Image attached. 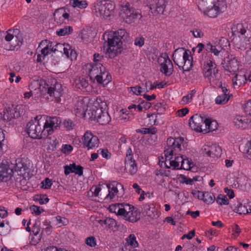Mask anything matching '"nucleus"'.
Returning <instances> with one entry per match:
<instances>
[{"instance_id": "obj_1", "label": "nucleus", "mask_w": 251, "mask_h": 251, "mask_svg": "<svg viewBox=\"0 0 251 251\" xmlns=\"http://www.w3.org/2000/svg\"><path fill=\"white\" fill-rule=\"evenodd\" d=\"M28 89L32 92L35 100H38L48 95L51 99H54L57 101L63 91L61 85L54 79L41 82L33 80L28 85Z\"/></svg>"}, {"instance_id": "obj_2", "label": "nucleus", "mask_w": 251, "mask_h": 251, "mask_svg": "<svg viewBox=\"0 0 251 251\" xmlns=\"http://www.w3.org/2000/svg\"><path fill=\"white\" fill-rule=\"evenodd\" d=\"M90 118L96 120L100 124L104 125L109 123L111 118L107 111L106 103L100 98H97L90 107Z\"/></svg>"}, {"instance_id": "obj_3", "label": "nucleus", "mask_w": 251, "mask_h": 251, "mask_svg": "<svg viewBox=\"0 0 251 251\" xmlns=\"http://www.w3.org/2000/svg\"><path fill=\"white\" fill-rule=\"evenodd\" d=\"M204 14L215 18L226 8V0H206L201 4Z\"/></svg>"}, {"instance_id": "obj_4", "label": "nucleus", "mask_w": 251, "mask_h": 251, "mask_svg": "<svg viewBox=\"0 0 251 251\" xmlns=\"http://www.w3.org/2000/svg\"><path fill=\"white\" fill-rule=\"evenodd\" d=\"M44 118L41 115H38L33 120L27 124L25 131L29 136L33 139L44 138L46 136L44 133Z\"/></svg>"}, {"instance_id": "obj_5", "label": "nucleus", "mask_w": 251, "mask_h": 251, "mask_svg": "<svg viewBox=\"0 0 251 251\" xmlns=\"http://www.w3.org/2000/svg\"><path fill=\"white\" fill-rule=\"evenodd\" d=\"M127 33L124 29H120L109 35L108 38L107 52L116 54L120 51L122 40L126 39Z\"/></svg>"}, {"instance_id": "obj_6", "label": "nucleus", "mask_w": 251, "mask_h": 251, "mask_svg": "<svg viewBox=\"0 0 251 251\" xmlns=\"http://www.w3.org/2000/svg\"><path fill=\"white\" fill-rule=\"evenodd\" d=\"M189 53L181 48L176 50L173 53V61L183 72L189 71L193 66L192 57L189 55Z\"/></svg>"}, {"instance_id": "obj_7", "label": "nucleus", "mask_w": 251, "mask_h": 251, "mask_svg": "<svg viewBox=\"0 0 251 251\" xmlns=\"http://www.w3.org/2000/svg\"><path fill=\"white\" fill-rule=\"evenodd\" d=\"M186 143L182 137L177 138H169L167 140V146L164 151L165 156L166 159H172L174 155L184 150L186 148Z\"/></svg>"}, {"instance_id": "obj_8", "label": "nucleus", "mask_w": 251, "mask_h": 251, "mask_svg": "<svg viewBox=\"0 0 251 251\" xmlns=\"http://www.w3.org/2000/svg\"><path fill=\"white\" fill-rule=\"evenodd\" d=\"M121 15L124 20L128 24L133 22L135 19L142 17L140 10L134 8L129 2L123 3L121 5Z\"/></svg>"}, {"instance_id": "obj_9", "label": "nucleus", "mask_w": 251, "mask_h": 251, "mask_svg": "<svg viewBox=\"0 0 251 251\" xmlns=\"http://www.w3.org/2000/svg\"><path fill=\"white\" fill-rule=\"evenodd\" d=\"M212 59L211 54L204 52L202 53L201 61L203 63V74L209 80H210L213 76H215L218 73L216 65Z\"/></svg>"}, {"instance_id": "obj_10", "label": "nucleus", "mask_w": 251, "mask_h": 251, "mask_svg": "<svg viewBox=\"0 0 251 251\" xmlns=\"http://www.w3.org/2000/svg\"><path fill=\"white\" fill-rule=\"evenodd\" d=\"M119 216L126 221L135 222L140 219V215L137 209L127 203H122Z\"/></svg>"}, {"instance_id": "obj_11", "label": "nucleus", "mask_w": 251, "mask_h": 251, "mask_svg": "<svg viewBox=\"0 0 251 251\" xmlns=\"http://www.w3.org/2000/svg\"><path fill=\"white\" fill-rule=\"evenodd\" d=\"M89 99L88 97H79L75 103L74 112L76 116L84 117L86 112L91 113L90 108L88 109ZM90 108L92 105L90 103Z\"/></svg>"}, {"instance_id": "obj_12", "label": "nucleus", "mask_w": 251, "mask_h": 251, "mask_svg": "<svg viewBox=\"0 0 251 251\" xmlns=\"http://www.w3.org/2000/svg\"><path fill=\"white\" fill-rule=\"evenodd\" d=\"M113 4L105 0L99 1L94 5V10L96 13L103 18L110 16L113 13Z\"/></svg>"}, {"instance_id": "obj_13", "label": "nucleus", "mask_w": 251, "mask_h": 251, "mask_svg": "<svg viewBox=\"0 0 251 251\" xmlns=\"http://www.w3.org/2000/svg\"><path fill=\"white\" fill-rule=\"evenodd\" d=\"M207 117L204 114H196L192 116L189 120L191 128L197 131L203 132L206 129L205 124Z\"/></svg>"}, {"instance_id": "obj_14", "label": "nucleus", "mask_w": 251, "mask_h": 251, "mask_svg": "<svg viewBox=\"0 0 251 251\" xmlns=\"http://www.w3.org/2000/svg\"><path fill=\"white\" fill-rule=\"evenodd\" d=\"M61 123V121L59 117H47L46 119L44 118L43 128L45 136L47 137L51 134L55 130L60 126Z\"/></svg>"}, {"instance_id": "obj_15", "label": "nucleus", "mask_w": 251, "mask_h": 251, "mask_svg": "<svg viewBox=\"0 0 251 251\" xmlns=\"http://www.w3.org/2000/svg\"><path fill=\"white\" fill-rule=\"evenodd\" d=\"M87 74L92 80L96 79L99 76L101 71H103L104 67L101 63H89L83 68Z\"/></svg>"}, {"instance_id": "obj_16", "label": "nucleus", "mask_w": 251, "mask_h": 251, "mask_svg": "<svg viewBox=\"0 0 251 251\" xmlns=\"http://www.w3.org/2000/svg\"><path fill=\"white\" fill-rule=\"evenodd\" d=\"M160 63V71L166 75H170L173 72V64L166 53H162L158 58Z\"/></svg>"}, {"instance_id": "obj_17", "label": "nucleus", "mask_w": 251, "mask_h": 251, "mask_svg": "<svg viewBox=\"0 0 251 251\" xmlns=\"http://www.w3.org/2000/svg\"><path fill=\"white\" fill-rule=\"evenodd\" d=\"M82 140L84 147L88 150H93L97 148L100 143L98 137L90 131H87L84 133Z\"/></svg>"}, {"instance_id": "obj_18", "label": "nucleus", "mask_w": 251, "mask_h": 251, "mask_svg": "<svg viewBox=\"0 0 251 251\" xmlns=\"http://www.w3.org/2000/svg\"><path fill=\"white\" fill-rule=\"evenodd\" d=\"M125 163L126 169L131 175L136 173L138 167L135 160L133 158V153L131 148H128L126 151Z\"/></svg>"}, {"instance_id": "obj_19", "label": "nucleus", "mask_w": 251, "mask_h": 251, "mask_svg": "<svg viewBox=\"0 0 251 251\" xmlns=\"http://www.w3.org/2000/svg\"><path fill=\"white\" fill-rule=\"evenodd\" d=\"M51 52H55L58 51L63 53L67 58H76V52L72 50L71 47L68 44H56L54 47H52L51 49Z\"/></svg>"}, {"instance_id": "obj_20", "label": "nucleus", "mask_w": 251, "mask_h": 251, "mask_svg": "<svg viewBox=\"0 0 251 251\" xmlns=\"http://www.w3.org/2000/svg\"><path fill=\"white\" fill-rule=\"evenodd\" d=\"M70 11V9L67 7H61L56 9L53 14L55 21L59 25L66 24L69 21Z\"/></svg>"}, {"instance_id": "obj_21", "label": "nucleus", "mask_w": 251, "mask_h": 251, "mask_svg": "<svg viewBox=\"0 0 251 251\" xmlns=\"http://www.w3.org/2000/svg\"><path fill=\"white\" fill-rule=\"evenodd\" d=\"M225 42H226V44H228V41L224 38L219 40L218 42H215L214 44L208 42L205 45V50L215 56H219L224 50L223 43Z\"/></svg>"}, {"instance_id": "obj_22", "label": "nucleus", "mask_w": 251, "mask_h": 251, "mask_svg": "<svg viewBox=\"0 0 251 251\" xmlns=\"http://www.w3.org/2000/svg\"><path fill=\"white\" fill-rule=\"evenodd\" d=\"M168 0H152L150 5L151 10L154 15L162 14L168 4Z\"/></svg>"}, {"instance_id": "obj_23", "label": "nucleus", "mask_w": 251, "mask_h": 251, "mask_svg": "<svg viewBox=\"0 0 251 251\" xmlns=\"http://www.w3.org/2000/svg\"><path fill=\"white\" fill-rule=\"evenodd\" d=\"M109 193L104 198V200H112L115 198V196L119 197L118 189H121L124 191V186L121 183L116 182L109 184L107 185Z\"/></svg>"}, {"instance_id": "obj_24", "label": "nucleus", "mask_w": 251, "mask_h": 251, "mask_svg": "<svg viewBox=\"0 0 251 251\" xmlns=\"http://www.w3.org/2000/svg\"><path fill=\"white\" fill-rule=\"evenodd\" d=\"M227 63L225 65V69L230 72L235 74L239 70V62L236 57L233 55H228L227 57Z\"/></svg>"}, {"instance_id": "obj_25", "label": "nucleus", "mask_w": 251, "mask_h": 251, "mask_svg": "<svg viewBox=\"0 0 251 251\" xmlns=\"http://www.w3.org/2000/svg\"><path fill=\"white\" fill-rule=\"evenodd\" d=\"M64 174L66 176L72 173H74L78 176H82L83 175V167L80 165H76L74 163L69 165L64 166Z\"/></svg>"}, {"instance_id": "obj_26", "label": "nucleus", "mask_w": 251, "mask_h": 251, "mask_svg": "<svg viewBox=\"0 0 251 251\" xmlns=\"http://www.w3.org/2000/svg\"><path fill=\"white\" fill-rule=\"evenodd\" d=\"M12 170L9 168V165L4 163L0 164V181L6 180L12 175Z\"/></svg>"}, {"instance_id": "obj_27", "label": "nucleus", "mask_w": 251, "mask_h": 251, "mask_svg": "<svg viewBox=\"0 0 251 251\" xmlns=\"http://www.w3.org/2000/svg\"><path fill=\"white\" fill-rule=\"evenodd\" d=\"M20 107L17 106L14 108H9L4 112L3 119L4 120L10 121L14 118H17L21 116L19 111Z\"/></svg>"}, {"instance_id": "obj_28", "label": "nucleus", "mask_w": 251, "mask_h": 251, "mask_svg": "<svg viewBox=\"0 0 251 251\" xmlns=\"http://www.w3.org/2000/svg\"><path fill=\"white\" fill-rule=\"evenodd\" d=\"M248 205L243 204L239 201L231 204V207L233 210L239 214H246L251 213V208H248Z\"/></svg>"}, {"instance_id": "obj_29", "label": "nucleus", "mask_w": 251, "mask_h": 251, "mask_svg": "<svg viewBox=\"0 0 251 251\" xmlns=\"http://www.w3.org/2000/svg\"><path fill=\"white\" fill-rule=\"evenodd\" d=\"M251 123V120L244 116H237L234 119V125L237 128L243 129L247 128Z\"/></svg>"}, {"instance_id": "obj_30", "label": "nucleus", "mask_w": 251, "mask_h": 251, "mask_svg": "<svg viewBox=\"0 0 251 251\" xmlns=\"http://www.w3.org/2000/svg\"><path fill=\"white\" fill-rule=\"evenodd\" d=\"M96 79L97 82L103 85L107 84L111 80L109 73L106 71L105 67H104L103 71L102 70Z\"/></svg>"}, {"instance_id": "obj_31", "label": "nucleus", "mask_w": 251, "mask_h": 251, "mask_svg": "<svg viewBox=\"0 0 251 251\" xmlns=\"http://www.w3.org/2000/svg\"><path fill=\"white\" fill-rule=\"evenodd\" d=\"M43 47V48L41 49L40 52L45 57L51 52L52 43L48 40L42 41L39 45V47Z\"/></svg>"}, {"instance_id": "obj_32", "label": "nucleus", "mask_w": 251, "mask_h": 251, "mask_svg": "<svg viewBox=\"0 0 251 251\" xmlns=\"http://www.w3.org/2000/svg\"><path fill=\"white\" fill-rule=\"evenodd\" d=\"M231 31L233 35H238L240 38L241 37L239 34H240L241 36H244L247 31L246 27L241 23L234 25L231 28Z\"/></svg>"}, {"instance_id": "obj_33", "label": "nucleus", "mask_w": 251, "mask_h": 251, "mask_svg": "<svg viewBox=\"0 0 251 251\" xmlns=\"http://www.w3.org/2000/svg\"><path fill=\"white\" fill-rule=\"evenodd\" d=\"M210 157L218 158L221 157L222 150L221 148L217 144H213L210 146Z\"/></svg>"}, {"instance_id": "obj_34", "label": "nucleus", "mask_w": 251, "mask_h": 251, "mask_svg": "<svg viewBox=\"0 0 251 251\" xmlns=\"http://www.w3.org/2000/svg\"><path fill=\"white\" fill-rule=\"evenodd\" d=\"M146 215L152 219H156L158 217V213L154 207H151L149 205H146L144 207V212Z\"/></svg>"}, {"instance_id": "obj_35", "label": "nucleus", "mask_w": 251, "mask_h": 251, "mask_svg": "<svg viewBox=\"0 0 251 251\" xmlns=\"http://www.w3.org/2000/svg\"><path fill=\"white\" fill-rule=\"evenodd\" d=\"M99 223L102 226L105 225L108 228L113 230L114 228L116 226V222L115 220L112 218H107L105 220H99Z\"/></svg>"}, {"instance_id": "obj_36", "label": "nucleus", "mask_w": 251, "mask_h": 251, "mask_svg": "<svg viewBox=\"0 0 251 251\" xmlns=\"http://www.w3.org/2000/svg\"><path fill=\"white\" fill-rule=\"evenodd\" d=\"M19 32V30L17 29L8 30L6 32L5 40L8 42L12 40H16V36L20 34Z\"/></svg>"}, {"instance_id": "obj_37", "label": "nucleus", "mask_w": 251, "mask_h": 251, "mask_svg": "<svg viewBox=\"0 0 251 251\" xmlns=\"http://www.w3.org/2000/svg\"><path fill=\"white\" fill-rule=\"evenodd\" d=\"M205 124L206 125V129L204 130L205 132H208L216 130L218 127V123L215 121H212L207 118Z\"/></svg>"}, {"instance_id": "obj_38", "label": "nucleus", "mask_w": 251, "mask_h": 251, "mask_svg": "<svg viewBox=\"0 0 251 251\" xmlns=\"http://www.w3.org/2000/svg\"><path fill=\"white\" fill-rule=\"evenodd\" d=\"M199 194L203 196V201L207 203H212L215 200V197L214 195L208 192H205L204 193L199 192Z\"/></svg>"}, {"instance_id": "obj_39", "label": "nucleus", "mask_w": 251, "mask_h": 251, "mask_svg": "<svg viewBox=\"0 0 251 251\" xmlns=\"http://www.w3.org/2000/svg\"><path fill=\"white\" fill-rule=\"evenodd\" d=\"M75 86L78 89L86 88L89 86V83L86 78L79 77L75 81Z\"/></svg>"}, {"instance_id": "obj_40", "label": "nucleus", "mask_w": 251, "mask_h": 251, "mask_svg": "<svg viewBox=\"0 0 251 251\" xmlns=\"http://www.w3.org/2000/svg\"><path fill=\"white\" fill-rule=\"evenodd\" d=\"M196 92L195 90H192L190 91L187 95L183 97L181 100V104H186L190 102L196 94Z\"/></svg>"}, {"instance_id": "obj_41", "label": "nucleus", "mask_w": 251, "mask_h": 251, "mask_svg": "<svg viewBox=\"0 0 251 251\" xmlns=\"http://www.w3.org/2000/svg\"><path fill=\"white\" fill-rule=\"evenodd\" d=\"M21 35L19 34L16 36V40H12L10 42V50H14L15 49H18L22 44V42L21 40Z\"/></svg>"}, {"instance_id": "obj_42", "label": "nucleus", "mask_w": 251, "mask_h": 251, "mask_svg": "<svg viewBox=\"0 0 251 251\" xmlns=\"http://www.w3.org/2000/svg\"><path fill=\"white\" fill-rule=\"evenodd\" d=\"M230 96L228 94L219 95L215 99V102L217 104H225L229 100Z\"/></svg>"}, {"instance_id": "obj_43", "label": "nucleus", "mask_w": 251, "mask_h": 251, "mask_svg": "<svg viewBox=\"0 0 251 251\" xmlns=\"http://www.w3.org/2000/svg\"><path fill=\"white\" fill-rule=\"evenodd\" d=\"M70 4H71L73 8L75 7L84 8H85L87 5V3L85 1L81 0H71Z\"/></svg>"}, {"instance_id": "obj_44", "label": "nucleus", "mask_w": 251, "mask_h": 251, "mask_svg": "<svg viewBox=\"0 0 251 251\" xmlns=\"http://www.w3.org/2000/svg\"><path fill=\"white\" fill-rule=\"evenodd\" d=\"M193 166V163L191 160H189L186 156L184 157V160L180 166V169L189 170Z\"/></svg>"}, {"instance_id": "obj_45", "label": "nucleus", "mask_w": 251, "mask_h": 251, "mask_svg": "<svg viewBox=\"0 0 251 251\" xmlns=\"http://www.w3.org/2000/svg\"><path fill=\"white\" fill-rule=\"evenodd\" d=\"M165 164L166 165V167L167 168H169L170 167L168 166L167 162H168L169 164L174 169H180V167H179L178 164H177V161H176V159L175 157H174V159H173V157L172 159H169L168 158L166 159L165 158Z\"/></svg>"}, {"instance_id": "obj_46", "label": "nucleus", "mask_w": 251, "mask_h": 251, "mask_svg": "<svg viewBox=\"0 0 251 251\" xmlns=\"http://www.w3.org/2000/svg\"><path fill=\"white\" fill-rule=\"evenodd\" d=\"M126 241L125 245H129L134 247H138V243L136 240V237L134 234H130L127 238Z\"/></svg>"}, {"instance_id": "obj_47", "label": "nucleus", "mask_w": 251, "mask_h": 251, "mask_svg": "<svg viewBox=\"0 0 251 251\" xmlns=\"http://www.w3.org/2000/svg\"><path fill=\"white\" fill-rule=\"evenodd\" d=\"M72 31L73 29L71 26H65L56 31V34L58 36H65L66 35L70 34Z\"/></svg>"}, {"instance_id": "obj_48", "label": "nucleus", "mask_w": 251, "mask_h": 251, "mask_svg": "<svg viewBox=\"0 0 251 251\" xmlns=\"http://www.w3.org/2000/svg\"><path fill=\"white\" fill-rule=\"evenodd\" d=\"M136 132L138 133H141L144 134H155L156 132V128L154 127L152 128H146L143 127L141 129H138L136 130Z\"/></svg>"}, {"instance_id": "obj_49", "label": "nucleus", "mask_w": 251, "mask_h": 251, "mask_svg": "<svg viewBox=\"0 0 251 251\" xmlns=\"http://www.w3.org/2000/svg\"><path fill=\"white\" fill-rule=\"evenodd\" d=\"M216 201L220 205H227L229 204V201L226 196L223 194H220L218 196Z\"/></svg>"}, {"instance_id": "obj_50", "label": "nucleus", "mask_w": 251, "mask_h": 251, "mask_svg": "<svg viewBox=\"0 0 251 251\" xmlns=\"http://www.w3.org/2000/svg\"><path fill=\"white\" fill-rule=\"evenodd\" d=\"M121 205L122 203L111 204L109 206L108 209L111 212L114 213L119 216Z\"/></svg>"}, {"instance_id": "obj_51", "label": "nucleus", "mask_w": 251, "mask_h": 251, "mask_svg": "<svg viewBox=\"0 0 251 251\" xmlns=\"http://www.w3.org/2000/svg\"><path fill=\"white\" fill-rule=\"evenodd\" d=\"M9 224L8 222L4 223V221H2L0 223V234L1 235H5L8 232L9 230Z\"/></svg>"}, {"instance_id": "obj_52", "label": "nucleus", "mask_w": 251, "mask_h": 251, "mask_svg": "<svg viewBox=\"0 0 251 251\" xmlns=\"http://www.w3.org/2000/svg\"><path fill=\"white\" fill-rule=\"evenodd\" d=\"M244 78L247 79L245 75H238L237 74H236L232 79V84L233 86L238 85L239 83H241V80Z\"/></svg>"}, {"instance_id": "obj_53", "label": "nucleus", "mask_w": 251, "mask_h": 251, "mask_svg": "<svg viewBox=\"0 0 251 251\" xmlns=\"http://www.w3.org/2000/svg\"><path fill=\"white\" fill-rule=\"evenodd\" d=\"M157 119V115L154 113L147 115V120L148 124L151 125H154L156 124Z\"/></svg>"}, {"instance_id": "obj_54", "label": "nucleus", "mask_w": 251, "mask_h": 251, "mask_svg": "<svg viewBox=\"0 0 251 251\" xmlns=\"http://www.w3.org/2000/svg\"><path fill=\"white\" fill-rule=\"evenodd\" d=\"M191 32L195 38H202L204 36L203 32L200 29L194 28L191 30Z\"/></svg>"}, {"instance_id": "obj_55", "label": "nucleus", "mask_w": 251, "mask_h": 251, "mask_svg": "<svg viewBox=\"0 0 251 251\" xmlns=\"http://www.w3.org/2000/svg\"><path fill=\"white\" fill-rule=\"evenodd\" d=\"M30 209L32 213H35L37 215H40L44 211V209L43 208H41L40 206L34 205L30 206Z\"/></svg>"}, {"instance_id": "obj_56", "label": "nucleus", "mask_w": 251, "mask_h": 251, "mask_svg": "<svg viewBox=\"0 0 251 251\" xmlns=\"http://www.w3.org/2000/svg\"><path fill=\"white\" fill-rule=\"evenodd\" d=\"M85 243L91 247H94L96 245V240L93 236H90L85 240Z\"/></svg>"}, {"instance_id": "obj_57", "label": "nucleus", "mask_w": 251, "mask_h": 251, "mask_svg": "<svg viewBox=\"0 0 251 251\" xmlns=\"http://www.w3.org/2000/svg\"><path fill=\"white\" fill-rule=\"evenodd\" d=\"M244 109L247 115L251 116V100L247 101L245 103Z\"/></svg>"}, {"instance_id": "obj_58", "label": "nucleus", "mask_w": 251, "mask_h": 251, "mask_svg": "<svg viewBox=\"0 0 251 251\" xmlns=\"http://www.w3.org/2000/svg\"><path fill=\"white\" fill-rule=\"evenodd\" d=\"M41 184L42 188L44 189H49L52 185V182L50 179L48 178H46L42 182Z\"/></svg>"}, {"instance_id": "obj_59", "label": "nucleus", "mask_w": 251, "mask_h": 251, "mask_svg": "<svg viewBox=\"0 0 251 251\" xmlns=\"http://www.w3.org/2000/svg\"><path fill=\"white\" fill-rule=\"evenodd\" d=\"M5 134L3 130L0 128V153L2 151V148L4 145Z\"/></svg>"}, {"instance_id": "obj_60", "label": "nucleus", "mask_w": 251, "mask_h": 251, "mask_svg": "<svg viewBox=\"0 0 251 251\" xmlns=\"http://www.w3.org/2000/svg\"><path fill=\"white\" fill-rule=\"evenodd\" d=\"M234 44L236 48L241 50H245L246 49V43H240V41H238L237 39L234 40Z\"/></svg>"}, {"instance_id": "obj_61", "label": "nucleus", "mask_w": 251, "mask_h": 251, "mask_svg": "<svg viewBox=\"0 0 251 251\" xmlns=\"http://www.w3.org/2000/svg\"><path fill=\"white\" fill-rule=\"evenodd\" d=\"M138 89H140V86H136L135 87H129L128 88V91L129 92H132L133 94L136 95H140V90H138Z\"/></svg>"}, {"instance_id": "obj_62", "label": "nucleus", "mask_w": 251, "mask_h": 251, "mask_svg": "<svg viewBox=\"0 0 251 251\" xmlns=\"http://www.w3.org/2000/svg\"><path fill=\"white\" fill-rule=\"evenodd\" d=\"M99 151H100V153L103 157L106 159L110 158L111 154L107 149H100Z\"/></svg>"}, {"instance_id": "obj_63", "label": "nucleus", "mask_w": 251, "mask_h": 251, "mask_svg": "<svg viewBox=\"0 0 251 251\" xmlns=\"http://www.w3.org/2000/svg\"><path fill=\"white\" fill-rule=\"evenodd\" d=\"M209 149L210 146L209 145H205L203 146L201 150L203 154L209 156L210 152V150Z\"/></svg>"}, {"instance_id": "obj_64", "label": "nucleus", "mask_w": 251, "mask_h": 251, "mask_svg": "<svg viewBox=\"0 0 251 251\" xmlns=\"http://www.w3.org/2000/svg\"><path fill=\"white\" fill-rule=\"evenodd\" d=\"M137 247L129 245H125L122 247V250L123 251H140V250L136 249Z\"/></svg>"}]
</instances>
